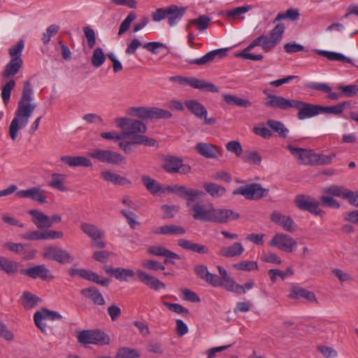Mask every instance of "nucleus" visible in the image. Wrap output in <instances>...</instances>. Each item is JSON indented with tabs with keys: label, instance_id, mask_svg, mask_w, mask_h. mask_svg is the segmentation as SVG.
<instances>
[{
	"label": "nucleus",
	"instance_id": "obj_23",
	"mask_svg": "<svg viewBox=\"0 0 358 358\" xmlns=\"http://www.w3.org/2000/svg\"><path fill=\"white\" fill-rule=\"evenodd\" d=\"M229 48L217 49L208 52L206 55L199 59H193L189 62L190 64H196L199 66L209 64L216 57L222 58L227 55Z\"/></svg>",
	"mask_w": 358,
	"mask_h": 358
},
{
	"label": "nucleus",
	"instance_id": "obj_36",
	"mask_svg": "<svg viewBox=\"0 0 358 358\" xmlns=\"http://www.w3.org/2000/svg\"><path fill=\"white\" fill-rule=\"evenodd\" d=\"M222 96L223 100L228 104H233L243 108H249L252 106V102L250 101L239 98L236 95L224 94Z\"/></svg>",
	"mask_w": 358,
	"mask_h": 358
},
{
	"label": "nucleus",
	"instance_id": "obj_32",
	"mask_svg": "<svg viewBox=\"0 0 358 358\" xmlns=\"http://www.w3.org/2000/svg\"><path fill=\"white\" fill-rule=\"evenodd\" d=\"M23 62L20 59H10V62L5 66L1 77L3 79L10 78L17 74L21 67L22 66Z\"/></svg>",
	"mask_w": 358,
	"mask_h": 358
},
{
	"label": "nucleus",
	"instance_id": "obj_22",
	"mask_svg": "<svg viewBox=\"0 0 358 358\" xmlns=\"http://www.w3.org/2000/svg\"><path fill=\"white\" fill-rule=\"evenodd\" d=\"M271 220L273 222L282 227L285 230L294 231L296 229V225L293 220L278 211H273L271 215Z\"/></svg>",
	"mask_w": 358,
	"mask_h": 358
},
{
	"label": "nucleus",
	"instance_id": "obj_55",
	"mask_svg": "<svg viewBox=\"0 0 358 358\" xmlns=\"http://www.w3.org/2000/svg\"><path fill=\"white\" fill-rule=\"evenodd\" d=\"M78 341L83 345L92 344L93 330H83L77 336Z\"/></svg>",
	"mask_w": 358,
	"mask_h": 358
},
{
	"label": "nucleus",
	"instance_id": "obj_43",
	"mask_svg": "<svg viewBox=\"0 0 358 358\" xmlns=\"http://www.w3.org/2000/svg\"><path fill=\"white\" fill-rule=\"evenodd\" d=\"M266 124L272 130L276 132L280 137H287L289 130L281 122L269 120L267 121Z\"/></svg>",
	"mask_w": 358,
	"mask_h": 358
},
{
	"label": "nucleus",
	"instance_id": "obj_48",
	"mask_svg": "<svg viewBox=\"0 0 358 358\" xmlns=\"http://www.w3.org/2000/svg\"><path fill=\"white\" fill-rule=\"evenodd\" d=\"M106 60V56L101 48H96L92 54L91 62L94 67L101 66Z\"/></svg>",
	"mask_w": 358,
	"mask_h": 358
},
{
	"label": "nucleus",
	"instance_id": "obj_40",
	"mask_svg": "<svg viewBox=\"0 0 358 358\" xmlns=\"http://www.w3.org/2000/svg\"><path fill=\"white\" fill-rule=\"evenodd\" d=\"M217 268L220 275L219 279L221 281L218 287H224L227 291H229L235 281L229 276L227 270L223 267L217 266Z\"/></svg>",
	"mask_w": 358,
	"mask_h": 358
},
{
	"label": "nucleus",
	"instance_id": "obj_5",
	"mask_svg": "<svg viewBox=\"0 0 358 358\" xmlns=\"http://www.w3.org/2000/svg\"><path fill=\"white\" fill-rule=\"evenodd\" d=\"M190 214L195 220L220 223L237 220L239 217L238 213L231 210L215 208L211 204L205 205L200 202L192 206Z\"/></svg>",
	"mask_w": 358,
	"mask_h": 358
},
{
	"label": "nucleus",
	"instance_id": "obj_13",
	"mask_svg": "<svg viewBox=\"0 0 358 358\" xmlns=\"http://www.w3.org/2000/svg\"><path fill=\"white\" fill-rule=\"evenodd\" d=\"M295 203L301 210H308L316 215H322L324 211L320 209V202L313 197L300 195L296 197Z\"/></svg>",
	"mask_w": 358,
	"mask_h": 358
},
{
	"label": "nucleus",
	"instance_id": "obj_19",
	"mask_svg": "<svg viewBox=\"0 0 358 358\" xmlns=\"http://www.w3.org/2000/svg\"><path fill=\"white\" fill-rule=\"evenodd\" d=\"M166 9L167 23L170 27H173L182 20L187 10V7L172 4L167 6Z\"/></svg>",
	"mask_w": 358,
	"mask_h": 358
},
{
	"label": "nucleus",
	"instance_id": "obj_27",
	"mask_svg": "<svg viewBox=\"0 0 358 358\" xmlns=\"http://www.w3.org/2000/svg\"><path fill=\"white\" fill-rule=\"evenodd\" d=\"M195 150L206 158L214 159L217 157L220 148L213 144L199 143L196 145Z\"/></svg>",
	"mask_w": 358,
	"mask_h": 358
},
{
	"label": "nucleus",
	"instance_id": "obj_60",
	"mask_svg": "<svg viewBox=\"0 0 358 358\" xmlns=\"http://www.w3.org/2000/svg\"><path fill=\"white\" fill-rule=\"evenodd\" d=\"M163 304L170 310L176 313L180 314L182 315H187L189 314L188 309L183 307L182 305L179 303H173L167 301H164Z\"/></svg>",
	"mask_w": 358,
	"mask_h": 358
},
{
	"label": "nucleus",
	"instance_id": "obj_15",
	"mask_svg": "<svg viewBox=\"0 0 358 358\" xmlns=\"http://www.w3.org/2000/svg\"><path fill=\"white\" fill-rule=\"evenodd\" d=\"M287 149L295 157L298 164L314 166L315 152L313 150L295 148L290 145H287Z\"/></svg>",
	"mask_w": 358,
	"mask_h": 358
},
{
	"label": "nucleus",
	"instance_id": "obj_21",
	"mask_svg": "<svg viewBox=\"0 0 358 358\" xmlns=\"http://www.w3.org/2000/svg\"><path fill=\"white\" fill-rule=\"evenodd\" d=\"M194 271L199 278L212 286L218 287L220 285L221 281L219 279V276L210 273L206 266L202 264L196 265L194 266Z\"/></svg>",
	"mask_w": 358,
	"mask_h": 358
},
{
	"label": "nucleus",
	"instance_id": "obj_24",
	"mask_svg": "<svg viewBox=\"0 0 358 358\" xmlns=\"http://www.w3.org/2000/svg\"><path fill=\"white\" fill-rule=\"evenodd\" d=\"M252 8L250 5H244L234 8L231 10H226L222 13V15L230 22L241 21L244 19L242 17L243 15L245 14Z\"/></svg>",
	"mask_w": 358,
	"mask_h": 358
},
{
	"label": "nucleus",
	"instance_id": "obj_29",
	"mask_svg": "<svg viewBox=\"0 0 358 358\" xmlns=\"http://www.w3.org/2000/svg\"><path fill=\"white\" fill-rule=\"evenodd\" d=\"M80 293L85 298L90 299L95 305L103 306L106 303L102 294L94 287L83 289Z\"/></svg>",
	"mask_w": 358,
	"mask_h": 358
},
{
	"label": "nucleus",
	"instance_id": "obj_56",
	"mask_svg": "<svg viewBox=\"0 0 358 358\" xmlns=\"http://www.w3.org/2000/svg\"><path fill=\"white\" fill-rule=\"evenodd\" d=\"M117 358H138L139 353L134 349L121 348L117 352Z\"/></svg>",
	"mask_w": 358,
	"mask_h": 358
},
{
	"label": "nucleus",
	"instance_id": "obj_63",
	"mask_svg": "<svg viewBox=\"0 0 358 358\" xmlns=\"http://www.w3.org/2000/svg\"><path fill=\"white\" fill-rule=\"evenodd\" d=\"M336 154L331 153L329 155H318L315 153V158L314 162L315 165H326L331 163L334 158H335Z\"/></svg>",
	"mask_w": 358,
	"mask_h": 358
},
{
	"label": "nucleus",
	"instance_id": "obj_44",
	"mask_svg": "<svg viewBox=\"0 0 358 358\" xmlns=\"http://www.w3.org/2000/svg\"><path fill=\"white\" fill-rule=\"evenodd\" d=\"M22 306L25 309H31L36 306L40 299L30 292H24L22 296Z\"/></svg>",
	"mask_w": 358,
	"mask_h": 358
},
{
	"label": "nucleus",
	"instance_id": "obj_41",
	"mask_svg": "<svg viewBox=\"0 0 358 358\" xmlns=\"http://www.w3.org/2000/svg\"><path fill=\"white\" fill-rule=\"evenodd\" d=\"M317 53L321 56L325 57L331 61H339L342 62L343 63L352 64L351 59L341 53L324 50H318Z\"/></svg>",
	"mask_w": 358,
	"mask_h": 358
},
{
	"label": "nucleus",
	"instance_id": "obj_16",
	"mask_svg": "<svg viewBox=\"0 0 358 358\" xmlns=\"http://www.w3.org/2000/svg\"><path fill=\"white\" fill-rule=\"evenodd\" d=\"M42 254L44 258L61 264H69L73 261L72 257L61 248H44Z\"/></svg>",
	"mask_w": 358,
	"mask_h": 358
},
{
	"label": "nucleus",
	"instance_id": "obj_4",
	"mask_svg": "<svg viewBox=\"0 0 358 358\" xmlns=\"http://www.w3.org/2000/svg\"><path fill=\"white\" fill-rule=\"evenodd\" d=\"M285 30V24L283 23H278L267 35L262 34L255 38L243 52L238 55V56L252 61L262 60L263 55L248 53V52L255 46H261L264 52H269L282 41Z\"/></svg>",
	"mask_w": 358,
	"mask_h": 358
},
{
	"label": "nucleus",
	"instance_id": "obj_47",
	"mask_svg": "<svg viewBox=\"0 0 358 358\" xmlns=\"http://www.w3.org/2000/svg\"><path fill=\"white\" fill-rule=\"evenodd\" d=\"M244 252V248H221L219 254L228 258L240 257Z\"/></svg>",
	"mask_w": 358,
	"mask_h": 358
},
{
	"label": "nucleus",
	"instance_id": "obj_28",
	"mask_svg": "<svg viewBox=\"0 0 358 358\" xmlns=\"http://www.w3.org/2000/svg\"><path fill=\"white\" fill-rule=\"evenodd\" d=\"M60 160L71 167H91L92 163L91 160L83 156H63Z\"/></svg>",
	"mask_w": 358,
	"mask_h": 358
},
{
	"label": "nucleus",
	"instance_id": "obj_8",
	"mask_svg": "<svg viewBox=\"0 0 358 358\" xmlns=\"http://www.w3.org/2000/svg\"><path fill=\"white\" fill-rule=\"evenodd\" d=\"M80 229L83 234L99 245H105L103 241L106 236L105 231L98 225L90 222H82L80 224Z\"/></svg>",
	"mask_w": 358,
	"mask_h": 358
},
{
	"label": "nucleus",
	"instance_id": "obj_11",
	"mask_svg": "<svg viewBox=\"0 0 358 358\" xmlns=\"http://www.w3.org/2000/svg\"><path fill=\"white\" fill-rule=\"evenodd\" d=\"M268 193V189L262 187L261 185L252 183L243 187H240L233 192L234 195L241 194L248 199H258Z\"/></svg>",
	"mask_w": 358,
	"mask_h": 358
},
{
	"label": "nucleus",
	"instance_id": "obj_46",
	"mask_svg": "<svg viewBox=\"0 0 358 358\" xmlns=\"http://www.w3.org/2000/svg\"><path fill=\"white\" fill-rule=\"evenodd\" d=\"M127 113L129 115L141 119H148V107H131L128 108Z\"/></svg>",
	"mask_w": 358,
	"mask_h": 358
},
{
	"label": "nucleus",
	"instance_id": "obj_59",
	"mask_svg": "<svg viewBox=\"0 0 358 358\" xmlns=\"http://www.w3.org/2000/svg\"><path fill=\"white\" fill-rule=\"evenodd\" d=\"M141 264L143 268L151 271H164L165 269L163 264L155 260L143 259Z\"/></svg>",
	"mask_w": 358,
	"mask_h": 358
},
{
	"label": "nucleus",
	"instance_id": "obj_14",
	"mask_svg": "<svg viewBox=\"0 0 358 358\" xmlns=\"http://www.w3.org/2000/svg\"><path fill=\"white\" fill-rule=\"evenodd\" d=\"M185 107L195 116L199 119H203L204 124L208 125L213 124L216 122L215 117H207V110L196 100H187L185 101Z\"/></svg>",
	"mask_w": 358,
	"mask_h": 358
},
{
	"label": "nucleus",
	"instance_id": "obj_45",
	"mask_svg": "<svg viewBox=\"0 0 358 358\" xmlns=\"http://www.w3.org/2000/svg\"><path fill=\"white\" fill-rule=\"evenodd\" d=\"M110 337L106 333L100 330H93L92 344L105 345L110 343Z\"/></svg>",
	"mask_w": 358,
	"mask_h": 358
},
{
	"label": "nucleus",
	"instance_id": "obj_10",
	"mask_svg": "<svg viewBox=\"0 0 358 358\" xmlns=\"http://www.w3.org/2000/svg\"><path fill=\"white\" fill-rule=\"evenodd\" d=\"M326 194H333L335 196L345 199L348 202L358 207V192H352L342 186L331 185L323 189Z\"/></svg>",
	"mask_w": 358,
	"mask_h": 358
},
{
	"label": "nucleus",
	"instance_id": "obj_12",
	"mask_svg": "<svg viewBox=\"0 0 358 358\" xmlns=\"http://www.w3.org/2000/svg\"><path fill=\"white\" fill-rule=\"evenodd\" d=\"M15 195L19 199H30L41 204L48 202L45 190L39 186H34L27 189H21L15 192Z\"/></svg>",
	"mask_w": 358,
	"mask_h": 358
},
{
	"label": "nucleus",
	"instance_id": "obj_17",
	"mask_svg": "<svg viewBox=\"0 0 358 358\" xmlns=\"http://www.w3.org/2000/svg\"><path fill=\"white\" fill-rule=\"evenodd\" d=\"M21 273L32 279L40 278L43 280H51L54 278L50 271L44 264L21 270Z\"/></svg>",
	"mask_w": 358,
	"mask_h": 358
},
{
	"label": "nucleus",
	"instance_id": "obj_9",
	"mask_svg": "<svg viewBox=\"0 0 358 358\" xmlns=\"http://www.w3.org/2000/svg\"><path fill=\"white\" fill-rule=\"evenodd\" d=\"M62 316L57 311L50 310L43 308L40 311H36L34 315V321L36 326L43 332L47 334V325L43 322L45 320H61Z\"/></svg>",
	"mask_w": 358,
	"mask_h": 358
},
{
	"label": "nucleus",
	"instance_id": "obj_51",
	"mask_svg": "<svg viewBox=\"0 0 358 358\" xmlns=\"http://www.w3.org/2000/svg\"><path fill=\"white\" fill-rule=\"evenodd\" d=\"M24 49V41L22 40L17 42L14 45H13L8 50V54L11 57V59H20L22 60L21 58L22 52Z\"/></svg>",
	"mask_w": 358,
	"mask_h": 358
},
{
	"label": "nucleus",
	"instance_id": "obj_35",
	"mask_svg": "<svg viewBox=\"0 0 358 358\" xmlns=\"http://www.w3.org/2000/svg\"><path fill=\"white\" fill-rule=\"evenodd\" d=\"M270 244L273 246H294L297 243L289 235L278 234L273 237Z\"/></svg>",
	"mask_w": 358,
	"mask_h": 358
},
{
	"label": "nucleus",
	"instance_id": "obj_18",
	"mask_svg": "<svg viewBox=\"0 0 358 358\" xmlns=\"http://www.w3.org/2000/svg\"><path fill=\"white\" fill-rule=\"evenodd\" d=\"M100 178L103 181L113 185L130 186L131 185V181L129 178L108 169H104L100 172Z\"/></svg>",
	"mask_w": 358,
	"mask_h": 358
},
{
	"label": "nucleus",
	"instance_id": "obj_42",
	"mask_svg": "<svg viewBox=\"0 0 358 358\" xmlns=\"http://www.w3.org/2000/svg\"><path fill=\"white\" fill-rule=\"evenodd\" d=\"M82 273H83L81 278L90 281L96 282L97 284L101 285L102 286L107 287L110 282V280L108 278H103L100 280L98 274L90 270L83 269Z\"/></svg>",
	"mask_w": 358,
	"mask_h": 358
},
{
	"label": "nucleus",
	"instance_id": "obj_33",
	"mask_svg": "<svg viewBox=\"0 0 358 358\" xmlns=\"http://www.w3.org/2000/svg\"><path fill=\"white\" fill-rule=\"evenodd\" d=\"M189 86L195 89H199L205 92H210L217 93L218 88L213 83L207 82L205 80H201L196 78H191L189 81Z\"/></svg>",
	"mask_w": 358,
	"mask_h": 358
},
{
	"label": "nucleus",
	"instance_id": "obj_64",
	"mask_svg": "<svg viewBox=\"0 0 358 358\" xmlns=\"http://www.w3.org/2000/svg\"><path fill=\"white\" fill-rule=\"evenodd\" d=\"M341 90V95L347 97H352L358 94V86L356 85L339 86Z\"/></svg>",
	"mask_w": 358,
	"mask_h": 358
},
{
	"label": "nucleus",
	"instance_id": "obj_25",
	"mask_svg": "<svg viewBox=\"0 0 358 358\" xmlns=\"http://www.w3.org/2000/svg\"><path fill=\"white\" fill-rule=\"evenodd\" d=\"M31 216V222L38 229H49V216L43 212L32 209L28 212Z\"/></svg>",
	"mask_w": 358,
	"mask_h": 358
},
{
	"label": "nucleus",
	"instance_id": "obj_49",
	"mask_svg": "<svg viewBox=\"0 0 358 358\" xmlns=\"http://www.w3.org/2000/svg\"><path fill=\"white\" fill-rule=\"evenodd\" d=\"M11 251L22 255L23 259L29 260L35 257L36 250L33 248H9Z\"/></svg>",
	"mask_w": 358,
	"mask_h": 358
},
{
	"label": "nucleus",
	"instance_id": "obj_58",
	"mask_svg": "<svg viewBox=\"0 0 358 358\" xmlns=\"http://www.w3.org/2000/svg\"><path fill=\"white\" fill-rule=\"evenodd\" d=\"M136 15L134 12H130L120 26L118 35L124 34L129 28L131 23L135 20Z\"/></svg>",
	"mask_w": 358,
	"mask_h": 358
},
{
	"label": "nucleus",
	"instance_id": "obj_2",
	"mask_svg": "<svg viewBox=\"0 0 358 358\" xmlns=\"http://www.w3.org/2000/svg\"><path fill=\"white\" fill-rule=\"evenodd\" d=\"M263 93L266 94L264 99V105L266 107L289 110L298 109L297 117L299 120L310 118L320 114V106L313 105L296 99H287L281 96H276L271 93V90L265 89Z\"/></svg>",
	"mask_w": 358,
	"mask_h": 358
},
{
	"label": "nucleus",
	"instance_id": "obj_3",
	"mask_svg": "<svg viewBox=\"0 0 358 358\" xmlns=\"http://www.w3.org/2000/svg\"><path fill=\"white\" fill-rule=\"evenodd\" d=\"M115 122L116 126L122 131L124 140L119 142V146L124 152H131V145L148 143V138L142 135L146 132L147 127L141 120L118 117L115 119Z\"/></svg>",
	"mask_w": 358,
	"mask_h": 358
},
{
	"label": "nucleus",
	"instance_id": "obj_1",
	"mask_svg": "<svg viewBox=\"0 0 358 358\" xmlns=\"http://www.w3.org/2000/svg\"><path fill=\"white\" fill-rule=\"evenodd\" d=\"M32 92L30 82L25 81L15 117L9 126V136L13 142L17 138L18 131L27 127L29 118L36 108V104L32 103Z\"/></svg>",
	"mask_w": 358,
	"mask_h": 358
},
{
	"label": "nucleus",
	"instance_id": "obj_6",
	"mask_svg": "<svg viewBox=\"0 0 358 358\" xmlns=\"http://www.w3.org/2000/svg\"><path fill=\"white\" fill-rule=\"evenodd\" d=\"M88 156L99 162L113 165L120 164L124 160L121 154L108 149H93L88 152Z\"/></svg>",
	"mask_w": 358,
	"mask_h": 358
},
{
	"label": "nucleus",
	"instance_id": "obj_39",
	"mask_svg": "<svg viewBox=\"0 0 358 358\" xmlns=\"http://www.w3.org/2000/svg\"><path fill=\"white\" fill-rule=\"evenodd\" d=\"M172 114L166 110L157 107H148V119H169Z\"/></svg>",
	"mask_w": 358,
	"mask_h": 358
},
{
	"label": "nucleus",
	"instance_id": "obj_52",
	"mask_svg": "<svg viewBox=\"0 0 358 358\" xmlns=\"http://www.w3.org/2000/svg\"><path fill=\"white\" fill-rule=\"evenodd\" d=\"M185 230L182 227L176 225H166L157 229L155 232L156 234H183Z\"/></svg>",
	"mask_w": 358,
	"mask_h": 358
},
{
	"label": "nucleus",
	"instance_id": "obj_57",
	"mask_svg": "<svg viewBox=\"0 0 358 358\" xmlns=\"http://www.w3.org/2000/svg\"><path fill=\"white\" fill-rule=\"evenodd\" d=\"M324 194L321 198V203L324 206H327L333 208H339L341 205L340 203L332 196H331L329 194H326L322 191ZM334 196L333 194H331Z\"/></svg>",
	"mask_w": 358,
	"mask_h": 358
},
{
	"label": "nucleus",
	"instance_id": "obj_37",
	"mask_svg": "<svg viewBox=\"0 0 358 358\" xmlns=\"http://www.w3.org/2000/svg\"><path fill=\"white\" fill-rule=\"evenodd\" d=\"M0 271H5L8 275H14L18 271V264L3 257H0Z\"/></svg>",
	"mask_w": 358,
	"mask_h": 358
},
{
	"label": "nucleus",
	"instance_id": "obj_53",
	"mask_svg": "<svg viewBox=\"0 0 358 358\" xmlns=\"http://www.w3.org/2000/svg\"><path fill=\"white\" fill-rule=\"evenodd\" d=\"M255 285V282L252 280H248L244 285H241L236 282L233 284L229 292H234L237 294H245L246 290L251 289Z\"/></svg>",
	"mask_w": 358,
	"mask_h": 358
},
{
	"label": "nucleus",
	"instance_id": "obj_38",
	"mask_svg": "<svg viewBox=\"0 0 358 358\" xmlns=\"http://www.w3.org/2000/svg\"><path fill=\"white\" fill-rule=\"evenodd\" d=\"M205 190L213 197H220L226 193V189L214 182H206L203 184Z\"/></svg>",
	"mask_w": 358,
	"mask_h": 358
},
{
	"label": "nucleus",
	"instance_id": "obj_50",
	"mask_svg": "<svg viewBox=\"0 0 358 358\" xmlns=\"http://www.w3.org/2000/svg\"><path fill=\"white\" fill-rule=\"evenodd\" d=\"M15 86V81L13 79H10L6 82L1 88V98L5 104L10 100L12 90Z\"/></svg>",
	"mask_w": 358,
	"mask_h": 358
},
{
	"label": "nucleus",
	"instance_id": "obj_30",
	"mask_svg": "<svg viewBox=\"0 0 358 358\" xmlns=\"http://www.w3.org/2000/svg\"><path fill=\"white\" fill-rule=\"evenodd\" d=\"M50 180L48 186L59 192H66L69 191L68 187L65 184L66 175L63 173H53L50 176Z\"/></svg>",
	"mask_w": 358,
	"mask_h": 358
},
{
	"label": "nucleus",
	"instance_id": "obj_54",
	"mask_svg": "<svg viewBox=\"0 0 358 358\" xmlns=\"http://www.w3.org/2000/svg\"><path fill=\"white\" fill-rule=\"evenodd\" d=\"M141 180L144 186L152 193H156L159 191L160 187L158 185L156 180L151 178L148 176H143L141 177Z\"/></svg>",
	"mask_w": 358,
	"mask_h": 358
},
{
	"label": "nucleus",
	"instance_id": "obj_31",
	"mask_svg": "<svg viewBox=\"0 0 358 358\" xmlns=\"http://www.w3.org/2000/svg\"><path fill=\"white\" fill-rule=\"evenodd\" d=\"M289 297L294 299L304 298L309 302L317 303V299L314 292L299 287H294L289 294Z\"/></svg>",
	"mask_w": 358,
	"mask_h": 358
},
{
	"label": "nucleus",
	"instance_id": "obj_7",
	"mask_svg": "<svg viewBox=\"0 0 358 358\" xmlns=\"http://www.w3.org/2000/svg\"><path fill=\"white\" fill-rule=\"evenodd\" d=\"M162 168L169 173L188 174L192 168L189 164H183L181 158L167 155L163 159Z\"/></svg>",
	"mask_w": 358,
	"mask_h": 358
},
{
	"label": "nucleus",
	"instance_id": "obj_20",
	"mask_svg": "<svg viewBox=\"0 0 358 358\" xmlns=\"http://www.w3.org/2000/svg\"><path fill=\"white\" fill-rule=\"evenodd\" d=\"M167 189L173 192L182 198H187L190 201H194L203 195V192L201 190L187 188L182 185H173L169 187Z\"/></svg>",
	"mask_w": 358,
	"mask_h": 358
},
{
	"label": "nucleus",
	"instance_id": "obj_34",
	"mask_svg": "<svg viewBox=\"0 0 358 358\" xmlns=\"http://www.w3.org/2000/svg\"><path fill=\"white\" fill-rule=\"evenodd\" d=\"M210 18L205 15L199 16L197 18L191 19L186 24V29H188L191 26H194L199 31L207 29L210 24Z\"/></svg>",
	"mask_w": 358,
	"mask_h": 358
},
{
	"label": "nucleus",
	"instance_id": "obj_61",
	"mask_svg": "<svg viewBox=\"0 0 358 358\" xmlns=\"http://www.w3.org/2000/svg\"><path fill=\"white\" fill-rule=\"evenodd\" d=\"M345 103H339L333 106H321L320 113H331L334 115H339L342 113Z\"/></svg>",
	"mask_w": 358,
	"mask_h": 358
},
{
	"label": "nucleus",
	"instance_id": "obj_62",
	"mask_svg": "<svg viewBox=\"0 0 358 358\" xmlns=\"http://www.w3.org/2000/svg\"><path fill=\"white\" fill-rule=\"evenodd\" d=\"M245 162L259 165L262 162V157L256 151L248 152L243 157Z\"/></svg>",
	"mask_w": 358,
	"mask_h": 358
},
{
	"label": "nucleus",
	"instance_id": "obj_26",
	"mask_svg": "<svg viewBox=\"0 0 358 358\" xmlns=\"http://www.w3.org/2000/svg\"><path fill=\"white\" fill-rule=\"evenodd\" d=\"M137 276L142 282L155 290L164 289L166 287L164 282L143 271H137Z\"/></svg>",
	"mask_w": 358,
	"mask_h": 358
}]
</instances>
